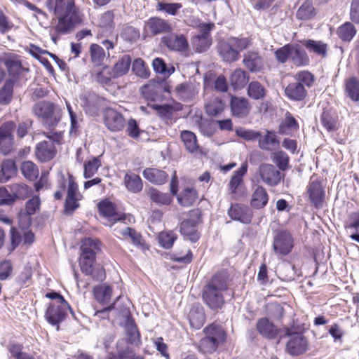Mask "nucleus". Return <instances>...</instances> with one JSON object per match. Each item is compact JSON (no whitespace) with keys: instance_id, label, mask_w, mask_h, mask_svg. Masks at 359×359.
Returning a JSON list of instances; mask_svg holds the SVG:
<instances>
[{"instance_id":"473e14b6","label":"nucleus","mask_w":359,"mask_h":359,"mask_svg":"<svg viewBox=\"0 0 359 359\" xmlns=\"http://www.w3.org/2000/svg\"><path fill=\"white\" fill-rule=\"evenodd\" d=\"M131 64V57L128 55L122 56L114 65L111 77L116 78L126 74L130 68Z\"/></svg>"},{"instance_id":"1a4fd4ad","label":"nucleus","mask_w":359,"mask_h":359,"mask_svg":"<svg viewBox=\"0 0 359 359\" xmlns=\"http://www.w3.org/2000/svg\"><path fill=\"white\" fill-rule=\"evenodd\" d=\"M285 334L288 337L286 351L289 354L298 355L308 350L309 342L303 333L292 332L291 329H287Z\"/></svg>"},{"instance_id":"7c9ffc66","label":"nucleus","mask_w":359,"mask_h":359,"mask_svg":"<svg viewBox=\"0 0 359 359\" xmlns=\"http://www.w3.org/2000/svg\"><path fill=\"white\" fill-rule=\"evenodd\" d=\"M176 95L183 101L192 99L196 94L197 90L191 83H183L178 84L175 89Z\"/></svg>"},{"instance_id":"4468645a","label":"nucleus","mask_w":359,"mask_h":359,"mask_svg":"<svg viewBox=\"0 0 359 359\" xmlns=\"http://www.w3.org/2000/svg\"><path fill=\"white\" fill-rule=\"evenodd\" d=\"M15 128L13 121L6 122L0 127V150L4 154H8L12 150Z\"/></svg>"},{"instance_id":"e2e57ef3","label":"nucleus","mask_w":359,"mask_h":359,"mask_svg":"<svg viewBox=\"0 0 359 359\" xmlns=\"http://www.w3.org/2000/svg\"><path fill=\"white\" fill-rule=\"evenodd\" d=\"M224 108V104L221 100L214 98L205 104L206 112L210 116H216L220 114Z\"/></svg>"},{"instance_id":"6e6552de","label":"nucleus","mask_w":359,"mask_h":359,"mask_svg":"<svg viewBox=\"0 0 359 359\" xmlns=\"http://www.w3.org/2000/svg\"><path fill=\"white\" fill-rule=\"evenodd\" d=\"M95 256L81 254L79 266L82 273L93 280H102L105 278V271L102 266L95 264Z\"/></svg>"},{"instance_id":"a19ab883","label":"nucleus","mask_w":359,"mask_h":359,"mask_svg":"<svg viewBox=\"0 0 359 359\" xmlns=\"http://www.w3.org/2000/svg\"><path fill=\"white\" fill-rule=\"evenodd\" d=\"M17 168L13 160L7 159L1 163L0 170V182H6L16 172Z\"/></svg>"},{"instance_id":"4c0bfd02","label":"nucleus","mask_w":359,"mask_h":359,"mask_svg":"<svg viewBox=\"0 0 359 359\" xmlns=\"http://www.w3.org/2000/svg\"><path fill=\"white\" fill-rule=\"evenodd\" d=\"M4 64L8 69L9 74L13 77L19 76L25 71H27V69L22 67L21 62L15 55L7 57L4 61Z\"/></svg>"},{"instance_id":"39448f33","label":"nucleus","mask_w":359,"mask_h":359,"mask_svg":"<svg viewBox=\"0 0 359 359\" xmlns=\"http://www.w3.org/2000/svg\"><path fill=\"white\" fill-rule=\"evenodd\" d=\"M306 197L309 201L316 209L323 207L325 202V187L321 180L318 177L312 176L306 187Z\"/></svg>"},{"instance_id":"bf43d9fd","label":"nucleus","mask_w":359,"mask_h":359,"mask_svg":"<svg viewBox=\"0 0 359 359\" xmlns=\"http://www.w3.org/2000/svg\"><path fill=\"white\" fill-rule=\"evenodd\" d=\"M190 325L196 329L201 328L205 322V316L201 310L191 309L189 313Z\"/></svg>"},{"instance_id":"b1692460","label":"nucleus","mask_w":359,"mask_h":359,"mask_svg":"<svg viewBox=\"0 0 359 359\" xmlns=\"http://www.w3.org/2000/svg\"><path fill=\"white\" fill-rule=\"evenodd\" d=\"M285 95L290 100L295 101L303 100L307 92L305 87L300 83H291L285 89Z\"/></svg>"},{"instance_id":"052dcab7","label":"nucleus","mask_w":359,"mask_h":359,"mask_svg":"<svg viewBox=\"0 0 359 359\" xmlns=\"http://www.w3.org/2000/svg\"><path fill=\"white\" fill-rule=\"evenodd\" d=\"M100 166L101 162L97 157L86 161L84 163V177L88 179L93 177Z\"/></svg>"},{"instance_id":"680f3d73","label":"nucleus","mask_w":359,"mask_h":359,"mask_svg":"<svg viewBox=\"0 0 359 359\" xmlns=\"http://www.w3.org/2000/svg\"><path fill=\"white\" fill-rule=\"evenodd\" d=\"M92 62L95 65H101L105 58V52L102 47L98 44L93 43L90 47Z\"/></svg>"},{"instance_id":"338daca9","label":"nucleus","mask_w":359,"mask_h":359,"mask_svg":"<svg viewBox=\"0 0 359 359\" xmlns=\"http://www.w3.org/2000/svg\"><path fill=\"white\" fill-rule=\"evenodd\" d=\"M182 5L178 3H167L165 1H160L157 4L156 9L158 11H164L168 14L175 15L177 11L181 8Z\"/></svg>"},{"instance_id":"0eeeda50","label":"nucleus","mask_w":359,"mask_h":359,"mask_svg":"<svg viewBox=\"0 0 359 359\" xmlns=\"http://www.w3.org/2000/svg\"><path fill=\"white\" fill-rule=\"evenodd\" d=\"M48 140L40 142L36 146L35 154L41 162H47L54 158L56 154L55 142L58 144L60 142L61 135L55 133L48 135Z\"/></svg>"},{"instance_id":"13d9d810","label":"nucleus","mask_w":359,"mask_h":359,"mask_svg":"<svg viewBox=\"0 0 359 359\" xmlns=\"http://www.w3.org/2000/svg\"><path fill=\"white\" fill-rule=\"evenodd\" d=\"M13 89V82L10 79L7 80L0 89V104H7L11 101Z\"/></svg>"},{"instance_id":"58836bf2","label":"nucleus","mask_w":359,"mask_h":359,"mask_svg":"<svg viewBox=\"0 0 359 359\" xmlns=\"http://www.w3.org/2000/svg\"><path fill=\"white\" fill-rule=\"evenodd\" d=\"M247 94L253 100H263L266 95V90L261 83L254 81L249 83Z\"/></svg>"},{"instance_id":"774afa93","label":"nucleus","mask_w":359,"mask_h":359,"mask_svg":"<svg viewBox=\"0 0 359 359\" xmlns=\"http://www.w3.org/2000/svg\"><path fill=\"white\" fill-rule=\"evenodd\" d=\"M41 201L38 196H33L25 204V213L30 216L34 215L40 208Z\"/></svg>"},{"instance_id":"c756f323","label":"nucleus","mask_w":359,"mask_h":359,"mask_svg":"<svg viewBox=\"0 0 359 359\" xmlns=\"http://www.w3.org/2000/svg\"><path fill=\"white\" fill-rule=\"evenodd\" d=\"M93 294L98 302L104 305L108 304L111 300L112 288L106 284H100L94 287Z\"/></svg>"},{"instance_id":"dca6fc26","label":"nucleus","mask_w":359,"mask_h":359,"mask_svg":"<svg viewBox=\"0 0 359 359\" xmlns=\"http://www.w3.org/2000/svg\"><path fill=\"white\" fill-rule=\"evenodd\" d=\"M104 123L113 132L119 131L125 126V120L121 114L112 109H107L104 113Z\"/></svg>"},{"instance_id":"5fc2aeb1","label":"nucleus","mask_w":359,"mask_h":359,"mask_svg":"<svg viewBox=\"0 0 359 359\" xmlns=\"http://www.w3.org/2000/svg\"><path fill=\"white\" fill-rule=\"evenodd\" d=\"M247 170V163H243L241 168L234 172L229 182L230 189L232 192H235L236 189L242 182L243 177L246 173Z\"/></svg>"},{"instance_id":"4d7b16f0","label":"nucleus","mask_w":359,"mask_h":359,"mask_svg":"<svg viewBox=\"0 0 359 359\" xmlns=\"http://www.w3.org/2000/svg\"><path fill=\"white\" fill-rule=\"evenodd\" d=\"M177 238V235L172 231H162L158 235L159 244L165 249H170Z\"/></svg>"},{"instance_id":"7ed1b4c3","label":"nucleus","mask_w":359,"mask_h":359,"mask_svg":"<svg viewBox=\"0 0 359 359\" xmlns=\"http://www.w3.org/2000/svg\"><path fill=\"white\" fill-rule=\"evenodd\" d=\"M55 15L58 22H81L83 20L74 0H56Z\"/></svg>"},{"instance_id":"f8f14e48","label":"nucleus","mask_w":359,"mask_h":359,"mask_svg":"<svg viewBox=\"0 0 359 359\" xmlns=\"http://www.w3.org/2000/svg\"><path fill=\"white\" fill-rule=\"evenodd\" d=\"M258 173L262 181L269 187L277 186L284 177L275 165L270 163L261 164Z\"/></svg>"},{"instance_id":"ddd939ff","label":"nucleus","mask_w":359,"mask_h":359,"mask_svg":"<svg viewBox=\"0 0 359 359\" xmlns=\"http://www.w3.org/2000/svg\"><path fill=\"white\" fill-rule=\"evenodd\" d=\"M201 34L193 37L191 45L196 52L203 53L206 51L211 45L212 41L210 32L215 24H201Z\"/></svg>"},{"instance_id":"423d86ee","label":"nucleus","mask_w":359,"mask_h":359,"mask_svg":"<svg viewBox=\"0 0 359 359\" xmlns=\"http://www.w3.org/2000/svg\"><path fill=\"white\" fill-rule=\"evenodd\" d=\"M98 209L100 212L107 219V222L104 223V224L110 227H113L118 222L120 225L126 224V222L125 221L126 219L130 222L131 219H133V217L130 215L118 212L115 205L109 201L100 202L98 205Z\"/></svg>"},{"instance_id":"603ef678","label":"nucleus","mask_w":359,"mask_h":359,"mask_svg":"<svg viewBox=\"0 0 359 359\" xmlns=\"http://www.w3.org/2000/svg\"><path fill=\"white\" fill-rule=\"evenodd\" d=\"M133 72L138 77L147 79L150 75L149 67L141 58L135 59L132 65Z\"/></svg>"},{"instance_id":"de8ad7c7","label":"nucleus","mask_w":359,"mask_h":359,"mask_svg":"<svg viewBox=\"0 0 359 359\" xmlns=\"http://www.w3.org/2000/svg\"><path fill=\"white\" fill-rule=\"evenodd\" d=\"M315 15V8L309 1L304 2L297 11V17L299 20H311Z\"/></svg>"},{"instance_id":"72a5a7b5","label":"nucleus","mask_w":359,"mask_h":359,"mask_svg":"<svg viewBox=\"0 0 359 359\" xmlns=\"http://www.w3.org/2000/svg\"><path fill=\"white\" fill-rule=\"evenodd\" d=\"M59 185L62 191H64L67 187V196H81L79 192L78 184L76 183L75 180L72 175L68 174L67 178H65V176L62 175L59 180Z\"/></svg>"},{"instance_id":"a211bd4d","label":"nucleus","mask_w":359,"mask_h":359,"mask_svg":"<svg viewBox=\"0 0 359 359\" xmlns=\"http://www.w3.org/2000/svg\"><path fill=\"white\" fill-rule=\"evenodd\" d=\"M245 67L251 72H259L263 70L264 65L263 58L256 51H248L243 55Z\"/></svg>"},{"instance_id":"4be33fe9","label":"nucleus","mask_w":359,"mask_h":359,"mask_svg":"<svg viewBox=\"0 0 359 359\" xmlns=\"http://www.w3.org/2000/svg\"><path fill=\"white\" fill-rule=\"evenodd\" d=\"M116 236H122L123 238L129 237L133 245L136 246L142 245L143 244L142 237L140 233L136 231L134 229L125 226H116L113 229Z\"/></svg>"},{"instance_id":"8fccbe9b","label":"nucleus","mask_w":359,"mask_h":359,"mask_svg":"<svg viewBox=\"0 0 359 359\" xmlns=\"http://www.w3.org/2000/svg\"><path fill=\"white\" fill-rule=\"evenodd\" d=\"M128 340L132 344L138 346L141 344L140 335L133 321L128 320L126 324Z\"/></svg>"},{"instance_id":"79ce46f5","label":"nucleus","mask_w":359,"mask_h":359,"mask_svg":"<svg viewBox=\"0 0 359 359\" xmlns=\"http://www.w3.org/2000/svg\"><path fill=\"white\" fill-rule=\"evenodd\" d=\"M272 161L280 170L285 171L290 168V157L283 151H277L271 154Z\"/></svg>"},{"instance_id":"49530a36","label":"nucleus","mask_w":359,"mask_h":359,"mask_svg":"<svg viewBox=\"0 0 359 359\" xmlns=\"http://www.w3.org/2000/svg\"><path fill=\"white\" fill-rule=\"evenodd\" d=\"M74 28V24H57L50 32L51 39L56 43L59 36L71 33Z\"/></svg>"},{"instance_id":"f704fd0d","label":"nucleus","mask_w":359,"mask_h":359,"mask_svg":"<svg viewBox=\"0 0 359 359\" xmlns=\"http://www.w3.org/2000/svg\"><path fill=\"white\" fill-rule=\"evenodd\" d=\"M180 232L192 243L196 242L199 238L195 222L192 220H184L180 224Z\"/></svg>"},{"instance_id":"3c124183","label":"nucleus","mask_w":359,"mask_h":359,"mask_svg":"<svg viewBox=\"0 0 359 359\" xmlns=\"http://www.w3.org/2000/svg\"><path fill=\"white\" fill-rule=\"evenodd\" d=\"M23 176L30 181L35 180L39 176V169L32 161H25L20 167Z\"/></svg>"},{"instance_id":"bb28decb","label":"nucleus","mask_w":359,"mask_h":359,"mask_svg":"<svg viewBox=\"0 0 359 359\" xmlns=\"http://www.w3.org/2000/svg\"><path fill=\"white\" fill-rule=\"evenodd\" d=\"M269 201V195L266 189L258 186L253 191L251 197L250 205L255 208H262L265 207Z\"/></svg>"},{"instance_id":"9d476101","label":"nucleus","mask_w":359,"mask_h":359,"mask_svg":"<svg viewBox=\"0 0 359 359\" xmlns=\"http://www.w3.org/2000/svg\"><path fill=\"white\" fill-rule=\"evenodd\" d=\"M294 241L291 233L286 230L276 232L273 236V250L278 256L288 255L293 248Z\"/></svg>"},{"instance_id":"2f4dec72","label":"nucleus","mask_w":359,"mask_h":359,"mask_svg":"<svg viewBox=\"0 0 359 359\" xmlns=\"http://www.w3.org/2000/svg\"><path fill=\"white\" fill-rule=\"evenodd\" d=\"M100 250L101 243L96 238H86L81 242V254L95 257L96 253Z\"/></svg>"},{"instance_id":"864d4df0","label":"nucleus","mask_w":359,"mask_h":359,"mask_svg":"<svg viewBox=\"0 0 359 359\" xmlns=\"http://www.w3.org/2000/svg\"><path fill=\"white\" fill-rule=\"evenodd\" d=\"M149 195L151 200L158 204L167 205L172 201V198L168 194L163 193L154 188L149 189Z\"/></svg>"},{"instance_id":"c85d7f7f","label":"nucleus","mask_w":359,"mask_h":359,"mask_svg":"<svg viewBox=\"0 0 359 359\" xmlns=\"http://www.w3.org/2000/svg\"><path fill=\"white\" fill-rule=\"evenodd\" d=\"M290 60L297 67L306 66L309 64V57L307 53L298 44H292Z\"/></svg>"},{"instance_id":"cd10ccee","label":"nucleus","mask_w":359,"mask_h":359,"mask_svg":"<svg viewBox=\"0 0 359 359\" xmlns=\"http://www.w3.org/2000/svg\"><path fill=\"white\" fill-rule=\"evenodd\" d=\"M249 79L250 76L247 72L242 69H236L231 73L229 81L233 89H241L247 84Z\"/></svg>"},{"instance_id":"c9c22d12","label":"nucleus","mask_w":359,"mask_h":359,"mask_svg":"<svg viewBox=\"0 0 359 359\" xmlns=\"http://www.w3.org/2000/svg\"><path fill=\"white\" fill-rule=\"evenodd\" d=\"M198 198L197 191L194 188L184 189L177 196L179 203L184 207L192 205Z\"/></svg>"},{"instance_id":"e433bc0d","label":"nucleus","mask_w":359,"mask_h":359,"mask_svg":"<svg viewBox=\"0 0 359 359\" xmlns=\"http://www.w3.org/2000/svg\"><path fill=\"white\" fill-rule=\"evenodd\" d=\"M345 94L352 101H359V81L356 77H351L346 80Z\"/></svg>"},{"instance_id":"69168bd1","label":"nucleus","mask_w":359,"mask_h":359,"mask_svg":"<svg viewBox=\"0 0 359 359\" xmlns=\"http://www.w3.org/2000/svg\"><path fill=\"white\" fill-rule=\"evenodd\" d=\"M320 121L323 126L328 131H334L337 129V118L332 115L329 111H323Z\"/></svg>"},{"instance_id":"9b49d317","label":"nucleus","mask_w":359,"mask_h":359,"mask_svg":"<svg viewBox=\"0 0 359 359\" xmlns=\"http://www.w3.org/2000/svg\"><path fill=\"white\" fill-rule=\"evenodd\" d=\"M67 310L73 313L67 302L61 304L50 303L46 311L45 318L50 324L56 325L57 330H59V324L65 320Z\"/></svg>"},{"instance_id":"a18cd8bd","label":"nucleus","mask_w":359,"mask_h":359,"mask_svg":"<svg viewBox=\"0 0 359 359\" xmlns=\"http://www.w3.org/2000/svg\"><path fill=\"white\" fill-rule=\"evenodd\" d=\"M219 53L224 60L227 62H232L238 60L239 55L238 50H236L233 46L231 44L229 40L227 43H223L221 45Z\"/></svg>"},{"instance_id":"c03bdc74","label":"nucleus","mask_w":359,"mask_h":359,"mask_svg":"<svg viewBox=\"0 0 359 359\" xmlns=\"http://www.w3.org/2000/svg\"><path fill=\"white\" fill-rule=\"evenodd\" d=\"M10 188L13 196H15V201L17 199L24 200L32 194V189L23 183L13 184Z\"/></svg>"},{"instance_id":"0e129e2a","label":"nucleus","mask_w":359,"mask_h":359,"mask_svg":"<svg viewBox=\"0 0 359 359\" xmlns=\"http://www.w3.org/2000/svg\"><path fill=\"white\" fill-rule=\"evenodd\" d=\"M144 29L147 33L151 32L152 35H156L170 32L172 28L169 24H146Z\"/></svg>"},{"instance_id":"09e8293b","label":"nucleus","mask_w":359,"mask_h":359,"mask_svg":"<svg viewBox=\"0 0 359 359\" xmlns=\"http://www.w3.org/2000/svg\"><path fill=\"white\" fill-rule=\"evenodd\" d=\"M152 66L156 73L163 75L164 77L170 76L175 70L172 65L168 66L163 60L160 57H156L153 60Z\"/></svg>"},{"instance_id":"ea45409f","label":"nucleus","mask_w":359,"mask_h":359,"mask_svg":"<svg viewBox=\"0 0 359 359\" xmlns=\"http://www.w3.org/2000/svg\"><path fill=\"white\" fill-rule=\"evenodd\" d=\"M124 183L127 189L133 193H138L143 188L140 177L135 173H127L124 177Z\"/></svg>"},{"instance_id":"f257e3e1","label":"nucleus","mask_w":359,"mask_h":359,"mask_svg":"<svg viewBox=\"0 0 359 359\" xmlns=\"http://www.w3.org/2000/svg\"><path fill=\"white\" fill-rule=\"evenodd\" d=\"M229 276L226 271L216 273L204 287L202 297L205 304L212 310H218L224 304V294L228 291Z\"/></svg>"},{"instance_id":"f03ea898","label":"nucleus","mask_w":359,"mask_h":359,"mask_svg":"<svg viewBox=\"0 0 359 359\" xmlns=\"http://www.w3.org/2000/svg\"><path fill=\"white\" fill-rule=\"evenodd\" d=\"M205 336L200 341L201 351L212 353L225 341V332L223 328L217 325L212 324L204 329Z\"/></svg>"},{"instance_id":"f3484780","label":"nucleus","mask_w":359,"mask_h":359,"mask_svg":"<svg viewBox=\"0 0 359 359\" xmlns=\"http://www.w3.org/2000/svg\"><path fill=\"white\" fill-rule=\"evenodd\" d=\"M228 215L232 219L243 224L250 223L252 218V211L247 206L238 203L231 205L228 210Z\"/></svg>"},{"instance_id":"a878e982","label":"nucleus","mask_w":359,"mask_h":359,"mask_svg":"<svg viewBox=\"0 0 359 359\" xmlns=\"http://www.w3.org/2000/svg\"><path fill=\"white\" fill-rule=\"evenodd\" d=\"M302 44L310 53L322 57L327 56L328 46L321 41L308 39L302 41Z\"/></svg>"},{"instance_id":"6e6d98bb","label":"nucleus","mask_w":359,"mask_h":359,"mask_svg":"<svg viewBox=\"0 0 359 359\" xmlns=\"http://www.w3.org/2000/svg\"><path fill=\"white\" fill-rule=\"evenodd\" d=\"M353 24H342L337 29L339 37L344 41H350L355 35Z\"/></svg>"},{"instance_id":"37998d69","label":"nucleus","mask_w":359,"mask_h":359,"mask_svg":"<svg viewBox=\"0 0 359 359\" xmlns=\"http://www.w3.org/2000/svg\"><path fill=\"white\" fill-rule=\"evenodd\" d=\"M181 139L186 149L190 153H194L198 149L196 135L189 130H183L181 133Z\"/></svg>"},{"instance_id":"2eb2a0df","label":"nucleus","mask_w":359,"mask_h":359,"mask_svg":"<svg viewBox=\"0 0 359 359\" xmlns=\"http://www.w3.org/2000/svg\"><path fill=\"white\" fill-rule=\"evenodd\" d=\"M165 45L172 50L184 52L188 50L189 42L187 39L182 34H172L162 38Z\"/></svg>"},{"instance_id":"393cba45","label":"nucleus","mask_w":359,"mask_h":359,"mask_svg":"<svg viewBox=\"0 0 359 359\" xmlns=\"http://www.w3.org/2000/svg\"><path fill=\"white\" fill-rule=\"evenodd\" d=\"M135 355L133 350L127 346L125 339L118 340L116 343V353H111L107 359H133Z\"/></svg>"},{"instance_id":"20e7f679","label":"nucleus","mask_w":359,"mask_h":359,"mask_svg":"<svg viewBox=\"0 0 359 359\" xmlns=\"http://www.w3.org/2000/svg\"><path fill=\"white\" fill-rule=\"evenodd\" d=\"M34 114L41 117L46 126L48 128H54L60 121V113L55 110V105L50 102H39L33 107Z\"/></svg>"},{"instance_id":"412c9836","label":"nucleus","mask_w":359,"mask_h":359,"mask_svg":"<svg viewBox=\"0 0 359 359\" xmlns=\"http://www.w3.org/2000/svg\"><path fill=\"white\" fill-rule=\"evenodd\" d=\"M257 330L261 335L268 339H274L278 334V329L266 318L257 321Z\"/></svg>"},{"instance_id":"5701e85b","label":"nucleus","mask_w":359,"mask_h":359,"mask_svg":"<svg viewBox=\"0 0 359 359\" xmlns=\"http://www.w3.org/2000/svg\"><path fill=\"white\" fill-rule=\"evenodd\" d=\"M143 176L151 183L160 185L166 182L168 175L162 170L154 168H148L144 170Z\"/></svg>"},{"instance_id":"6ab92c4d","label":"nucleus","mask_w":359,"mask_h":359,"mask_svg":"<svg viewBox=\"0 0 359 359\" xmlns=\"http://www.w3.org/2000/svg\"><path fill=\"white\" fill-rule=\"evenodd\" d=\"M258 145L261 149L271 151L279 147L280 141L275 132L266 130L260 133Z\"/></svg>"},{"instance_id":"aec40b11","label":"nucleus","mask_w":359,"mask_h":359,"mask_svg":"<svg viewBox=\"0 0 359 359\" xmlns=\"http://www.w3.org/2000/svg\"><path fill=\"white\" fill-rule=\"evenodd\" d=\"M230 104L233 115L238 117H245L250 111V104L245 97L232 96Z\"/></svg>"}]
</instances>
